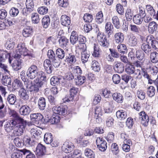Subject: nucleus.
I'll return each mask as SVG.
<instances>
[{"mask_svg":"<svg viewBox=\"0 0 158 158\" xmlns=\"http://www.w3.org/2000/svg\"><path fill=\"white\" fill-rule=\"evenodd\" d=\"M31 112L30 107L27 105H23L19 109V113L22 115L27 116Z\"/></svg>","mask_w":158,"mask_h":158,"instance_id":"nucleus-16","label":"nucleus"},{"mask_svg":"<svg viewBox=\"0 0 158 158\" xmlns=\"http://www.w3.org/2000/svg\"><path fill=\"white\" fill-rule=\"evenodd\" d=\"M8 103L10 105H13L15 104L16 100V96L13 94L9 95L7 99Z\"/></svg>","mask_w":158,"mask_h":158,"instance_id":"nucleus-47","label":"nucleus"},{"mask_svg":"<svg viewBox=\"0 0 158 158\" xmlns=\"http://www.w3.org/2000/svg\"><path fill=\"white\" fill-rule=\"evenodd\" d=\"M138 44L137 39L135 36H132L129 39V45L131 46H136Z\"/></svg>","mask_w":158,"mask_h":158,"instance_id":"nucleus-53","label":"nucleus"},{"mask_svg":"<svg viewBox=\"0 0 158 158\" xmlns=\"http://www.w3.org/2000/svg\"><path fill=\"white\" fill-rule=\"evenodd\" d=\"M91 68L95 72H98L100 69L99 64L96 60H94L91 64Z\"/></svg>","mask_w":158,"mask_h":158,"instance_id":"nucleus-40","label":"nucleus"},{"mask_svg":"<svg viewBox=\"0 0 158 158\" xmlns=\"http://www.w3.org/2000/svg\"><path fill=\"white\" fill-rule=\"evenodd\" d=\"M85 155L89 158H94L95 154L93 151L89 149H87L85 151Z\"/></svg>","mask_w":158,"mask_h":158,"instance_id":"nucleus-58","label":"nucleus"},{"mask_svg":"<svg viewBox=\"0 0 158 158\" xmlns=\"http://www.w3.org/2000/svg\"><path fill=\"white\" fill-rule=\"evenodd\" d=\"M31 134L33 137L38 139L40 137L41 131L37 128H32L30 131Z\"/></svg>","mask_w":158,"mask_h":158,"instance_id":"nucleus-24","label":"nucleus"},{"mask_svg":"<svg viewBox=\"0 0 158 158\" xmlns=\"http://www.w3.org/2000/svg\"><path fill=\"white\" fill-rule=\"evenodd\" d=\"M33 32L32 28L28 26L25 28L23 30L22 34L23 36L27 37L31 35Z\"/></svg>","mask_w":158,"mask_h":158,"instance_id":"nucleus-26","label":"nucleus"},{"mask_svg":"<svg viewBox=\"0 0 158 158\" xmlns=\"http://www.w3.org/2000/svg\"><path fill=\"white\" fill-rule=\"evenodd\" d=\"M38 108L40 110H44L46 106L45 99L44 97H40L38 100Z\"/></svg>","mask_w":158,"mask_h":158,"instance_id":"nucleus-29","label":"nucleus"},{"mask_svg":"<svg viewBox=\"0 0 158 158\" xmlns=\"http://www.w3.org/2000/svg\"><path fill=\"white\" fill-rule=\"evenodd\" d=\"M113 99L117 103H121L123 102V97L121 94L119 93L115 92L112 95Z\"/></svg>","mask_w":158,"mask_h":158,"instance_id":"nucleus-22","label":"nucleus"},{"mask_svg":"<svg viewBox=\"0 0 158 158\" xmlns=\"http://www.w3.org/2000/svg\"><path fill=\"white\" fill-rule=\"evenodd\" d=\"M96 21L99 24L101 23L103 21V15L100 11L97 13L95 18Z\"/></svg>","mask_w":158,"mask_h":158,"instance_id":"nucleus-46","label":"nucleus"},{"mask_svg":"<svg viewBox=\"0 0 158 158\" xmlns=\"http://www.w3.org/2000/svg\"><path fill=\"white\" fill-rule=\"evenodd\" d=\"M143 17L141 16L139 14L135 15L133 17V20L135 24H140L143 21Z\"/></svg>","mask_w":158,"mask_h":158,"instance_id":"nucleus-35","label":"nucleus"},{"mask_svg":"<svg viewBox=\"0 0 158 158\" xmlns=\"http://www.w3.org/2000/svg\"><path fill=\"white\" fill-rule=\"evenodd\" d=\"M56 53L58 58L60 59H63L65 55V52L60 48H58L56 50Z\"/></svg>","mask_w":158,"mask_h":158,"instance_id":"nucleus-42","label":"nucleus"},{"mask_svg":"<svg viewBox=\"0 0 158 158\" xmlns=\"http://www.w3.org/2000/svg\"><path fill=\"white\" fill-rule=\"evenodd\" d=\"M125 71L128 74L131 75L133 74L134 75H137V78H142V73L140 69H135V66L130 63L127 64L126 65Z\"/></svg>","mask_w":158,"mask_h":158,"instance_id":"nucleus-2","label":"nucleus"},{"mask_svg":"<svg viewBox=\"0 0 158 158\" xmlns=\"http://www.w3.org/2000/svg\"><path fill=\"white\" fill-rule=\"evenodd\" d=\"M78 40V37L77 32L75 31H73L70 38V43L74 45L77 42Z\"/></svg>","mask_w":158,"mask_h":158,"instance_id":"nucleus-27","label":"nucleus"},{"mask_svg":"<svg viewBox=\"0 0 158 158\" xmlns=\"http://www.w3.org/2000/svg\"><path fill=\"white\" fill-rule=\"evenodd\" d=\"M19 95L20 98L26 101L29 99V95L26 90L24 89H20L19 91Z\"/></svg>","mask_w":158,"mask_h":158,"instance_id":"nucleus-20","label":"nucleus"},{"mask_svg":"<svg viewBox=\"0 0 158 158\" xmlns=\"http://www.w3.org/2000/svg\"><path fill=\"white\" fill-rule=\"evenodd\" d=\"M90 55V53L87 51L81 52V60L83 63H85L88 61Z\"/></svg>","mask_w":158,"mask_h":158,"instance_id":"nucleus-30","label":"nucleus"},{"mask_svg":"<svg viewBox=\"0 0 158 158\" xmlns=\"http://www.w3.org/2000/svg\"><path fill=\"white\" fill-rule=\"evenodd\" d=\"M112 20L114 27L117 29L119 28L120 27V22L118 17L114 16L112 17Z\"/></svg>","mask_w":158,"mask_h":158,"instance_id":"nucleus-55","label":"nucleus"},{"mask_svg":"<svg viewBox=\"0 0 158 158\" xmlns=\"http://www.w3.org/2000/svg\"><path fill=\"white\" fill-rule=\"evenodd\" d=\"M16 50H18L19 52H20L22 53L23 56H25L28 55V50L25 47L24 43H21L19 44Z\"/></svg>","mask_w":158,"mask_h":158,"instance_id":"nucleus-18","label":"nucleus"},{"mask_svg":"<svg viewBox=\"0 0 158 158\" xmlns=\"http://www.w3.org/2000/svg\"><path fill=\"white\" fill-rule=\"evenodd\" d=\"M46 152L45 147L41 144L39 143L36 148L35 150V154L38 156H42L45 154Z\"/></svg>","mask_w":158,"mask_h":158,"instance_id":"nucleus-9","label":"nucleus"},{"mask_svg":"<svg viewBox=\"0 0 158 158\" xmlns=\"http://www.w3.org/2000/svg\"><path fill=\"white\" fill-rule=\"evenodd\" d=\"M114 40L116 43L120 44L122 43L124 39V36L121 32L116 33L114 35Z\"/></svg>","mask_w":158,"mask_h":158,"instance_id":"nucleus-23","label":"nucleus"},{"mask_svg":"<svg viewBox=\"0 0 158 158\" xmlns=\"http://www.w3.org/2000/svg\"><path fill=\"white\" fill-rule=\"evenodd\" d=\"M139 118L141 119V123L144 126L148 125L149 121L148 116L144 111H142L139 114Z\"/></svg>","mask_w":158,"mask_h":158,"instance_id":"nucleus-10","label":"nucleus"},{"mask_svg":"<svg viewBox=\"0 0 158 158\" xmlns=\"http://www.w3.org/2000/svg\"><path fill=\"white\" fill-rule=\"evenodd\" d=\"M86 78L84 76L81 75L77 76L75 79V84L77 85H80L84 83L85 81Z\"/></svg>","mask_w":158,"mask_h":158,"instance_id":"nucleus-36","label":"nucleus"},{"mask_svg":"<svg viewBox=\"0 0 158 158\" xmlns=\"http://www.w3.org/2000/svg\"><path fill=\"white\" fill-rule=\"evenodd\" d=\"M158 24L154 21L150 22L148 25V31L150 34H153L156 32L158 28Z\"/></svg>","mask_w":158,"mask_h":158,"instance_id":"nucleus-19","label":"nucleus"},{"mask_svg":"<svg viewBox=\"0 0 158 158\" xmlns=\"http://www.w3.org/2000/svg\"><path fill=\"white\" fill-rule=\"evenodd\" d=\"M60 79L56 76H54L50 79L51 84L52 85H56L59 83Z\"/></svg>","mask_w":158,"mask_h":158,"instance_id":"nucleus-57","label":"nucleus"},{"mask_svg":"<svg viewBox=\"0 0 158 158\" xmlns=\"http://www.w3.org/2000/svg\"><path fill=\"white\" fill-rule=\"evenodd\" d=\"M2 80L3 84L5 85H7L11 84V79L10 77L8 76H3Z\"/></svg>","mask_w":158,"mask_h":158,"instance_id":"nucleus-44","label":"nucleus"},{"mask_svg":"<svg viewBox=\"0 0 158 158\" xmlns=\"http://www.w3.org/2000/svg\"><path fill=\"white\" fill-rule=\"evenodd\" d=\"M142 71L143 72V76L145 78L147 79L148 80V83L150 84H152V83H154L155 81H152L150 78L149 75L148 74L147 72V70L145 69H142Z\"/></svg>","mask_w":158,"mask_h":158,"instance_id":"nucleus-54","label":"nucleus"},{"mask_svg":"<svg viewBox=\"0 0 158 158\" xmlns=\"http://www.w3.org/2000/svg\"><path fill=\"white\" fill-rule=\"evenodd\" d=\"M114 69L117 73H121L124 71L123 64L120 61H115L114 64Z\"/></svg>","mask_w":158,"mask_h":158,"instance_id":"nucleus-14","label":"nucleus"},{"mask_svg":"<svg viewBox=\"0 0 158 158\" xmlns=\"http://www.w3.org/2000/svg\"><path fill=\"white\" fill-rule=\"evenodd\" d=\"M50 22V18L48 15L45 16L42 19V25L44 28H46L48 27Z\"/></svg>","mask_w":158,"mask_h":158,"instance_id":"nucleus-39","label":"nucleus"},{"mask_svg":"<svg viewBox=\"0 0 158 158\" xmlns=\"http://www.w3.org/2000/svg\"><path fill=\"white\" fill-rule=\"evenodd\" d=\"M38 13L40 15H44L46 14L48 12V9L47 7L42 6L39 7L37 9Z\"/></svg>","mask_w":158,"mask_h":158,"instance_id":"nucleus-59","label":"nucleus"},{"mask_svg":"<svg viewBox=\"0 0 158 158\" xmlns=\"http://www.w3.org/2000/svg\"><path fill=\"white\" fill-rule=\"evenodd\" d=\"M31 120L32 122H35V123H39L40 121H43L44 118L43 115L39 113H33L30 114Z\"/></svg>","mask_w":158,"mask_h":158,"instance_id":"nucleus-13","label":"nucleus"},{"mask_svg":"<svg viewBox=\"0 0 158 158\" xmlns=\"http://www.w3.org/2000/svg\"><path fill=\"white\" fill-rule=\"evenodd\" d=\"M66 106H60L53 107L52 110L54 114L64 115L67 114Z\"/></svg>","mask_w":158,"mask_h":158,"instance_id":"nucleus-8","label":"nucleus"},{"mask_svg":"<svg viewBox=\"0 0 158 158\" xmlns=\"http://www.w3.org/2000/svg\"><path fill=\"white\" fill-rule=\"evenodd\" d=\"M116 115L118 118L124 120L127 117V112L123 110L118 111L116 113Z\"/></svg>","mask_w":158,"mask_h":158,"instance_id":"nucleus-31","label":"nucleus"},{"mask_svg":"<svg viewBox=\"0 0 158 158\" xmlns=\"http://www.w3.org/2000/svg\"><path fill=\"white\" fill-rule=\"evenodd\" d=\"M23 155H26V158H35V156L29 150L24 149L21 151Z\"/></svg>","mask_w":158,"mask_h":158,"instance_id":"nucleus-49","label":"nucleus"},{"mask_svg":"<svg viewBox=\"0 0 158 158\" xmlns=\"http://www.w3.org/2000/svg\"><path fill=\"white\" fill-rule=\"evenodd\" d=\"M59 121V117L57 115L55 116L54 114L49 119L48 122L52 124H54L58 123Z\"/></svg>","mask_w":158,"mask_h":158,"instance_id":"nucleus-52","label":"nucleus"},{"mask_svg":"<svg viewBox=\"0 0 158 158\" xmlns=\"http://www.w3.org/2000/svg\"><path fill=\"white\" fill-rule=\"evenodd\" d=\"M11 115L14 118L8 120L5 125V129L7 132H10L13 129L14 134L17 136L22 135L27 125V121L20 117L14 110H11Z\"/></svg>","mask_w":158,"mask_h":158,"instance_id":"nucleus-1","label":"nucleus"},{"mask_svg":"<svg viewBox=\"0 0 158 158\" xmlns=\"http://www.w3.org/2000/svg\"><path fill=\"white\" fill-rule=\"evenodd\" d=\"M12 87L15 89H18L19 87L20 89L23 88V84L18 80H16L14 81V82L13 83Z\"/></svg>","mask_w":158,"mask_h":158,"instance_id":"nucleus-48","label":"nucleus"},{"mask_svg":"<svg viewBox=\"0 0 158 158\" xmlns=\"http://www.w3.org/2000/svg\"><path fill=\"white\" fill-rule=\"evenodd\" d=\"M52 135L50 133H45L44 136V141L47 144L51 143L52 141Z\"/></svg>","mask_w":158,"mask_h":158,"instance_id":"nucleus-34","label":"nucleus"},{"mask_svg":"<svg viewBox=\"0 0 158 158\" xmlns=\"http://www.w3.org/2000/svg\"><path fill=\"white\" fill-rule=\"evenodd\" d=\"M60 46L62 48L66 47L69 42L68 39L65 37H62L59 40Z\"/></svg>","mask_w":158,"mask_h":158,"instance_id":"nucleus-38","label":"nucleus"},{"mask_svg":"<svg viewBox=\"0 0 158 158\" xmlns=\"http://www.w3.org/2000/svg\"><path fill=\"white\" fill-rule=\"evenodd\" d=\"M111 149L113 153L115 155H116L118 152V146L116 143H114L112 144Z\"/></svg>","mask_w":158,"mask_h":158,"instance_id":"nucleus-64","label":"nucleus"},{"mask_svg":"<svg viewBox=\"0 0 158 158\" xmlns=\"http://www.w3.org/2000/svg\"><path fill=\"white\" fill-rule=\"evenodd\" d=\"M146 9L148 12L151 15H154L155 11L153 7L150 5H147L146 6Z\"/></svg>","mask_w":158,"mask_h":158,"instance_id":"nucleus-63","label":"nucleus"},{"mask_svg":"<svg viewBox=\"0 0 158 158\" xmlns=\"http://www.w3.org/2000/svg\"><path fill=\"white\" fill-rule=\"evenodd\" d=\"M155 89L154 87L150 86L147 88V94L150 97H153L155 93Z\"/></svg>","mask_w":158,"mask_h":158,"instance_id":"nucleus-41","label":"nucleus"},{"mask_svg":"<svg viewBox=\"0 0 158 158\" xmlns=\"http://www.w3.org/2000/svg\"><path fill=\"white\" fill-rule=\"evenodd\" d=\"M133 11L130 9H127L125 13V16L127 20L128 21H131L133 18Z\"/></svg>","mask_w":158,"mask_h":158,"instance_id":"nucleus-43","label":"nucleus"},{"mask_svg":"<svg viewBox=\"0 0 158 158\" xmlns=\"http://www.w3.org/2000/svg\"><path fill=\"white\" fill-rule=\"evenodd\" d=\"M44 66L47 73L50 74L53 69L52 64L51 60L49 59H46L44 63Z\"/></svg>","mask_w":158,"mask_h":158,"instance_id":"nucleus-15","label":"nucleus"},{"mask_svg":"<svg viewBox=\"0 0 158 158\" xmlns=\"http://www.w3.org/2000/svg\"><path fill=\"white\" fill-rule=\"evenodd\" d=\"M74 148V146L71 142H65L62 147V151L66 153H69L72 151Z\"/></svg>","mask_w":158,"mask_h":158,"instance_id":"nucleus-12","label":"nucleus"},{"mask_svg":"<svg viewBox=\"0 0 158 158\" xmlns=\"http://www.w3.org/2000/svg\"><path fill=\"white\" fill-rule=\"evenodd\" d=\"M22 150H18L17 152H14L11 155V158H21L23 155L21 151Z\"/></svg>","mask_w":158,"mask_h":158,"instance_id":"nucleus-60","label":"nucleus"},{"mask_svg":"<svg viewBox=\"0 0 158 158\" xmlns=\"http://www.w3.org/2000/svg\"><path fill=\"white\" fill-rule=\"evenodd\" d=\"M39 71V69L36 65H32L28 69L27 75L28 77L33 79L37 75Z\"/></svg>","mask_w":158,"mask_h":158,"instance_id":"nucleus-4","label":"nucleus"},{"mask_svg":"<svg viewBox=\"0 0 158 158\" xmlns=\"http://www.w3.org/2000/svg\"><path fill=\"white\" fill-rule=\"evenodd\" d=\"M31 19L32 23H34L37 24L39 22V15L36 13H33L31 14Z\"/></svg>","mask_w":158,"mask_h":158,"instance_id":"nucleus-51","label":"nucleus"},{"mask_svg":"<svg viewBox=\"0 0 158 158\" xmlns=\"http://www.w3.org/2000/svg\"><path fill=\"white\" fill-rule=\"evenodd\" d=\"M23 145L27 146L32 145V141L31 140L30 137L27 135H24L23 138Z\"/></svg>","mask_w":158,"mask_h":158,"instance_id":"nucleus-37","label":"nucleus"},{"mask_svg":"<svg viewBox=\"0 0 158 158\" xmlns=\"http://www.w3.org/2000/svg\"><path fill=\"white\" fill-rule=\"evenodd\" d=\"M36 76L37 77L34 80V81L38 82H42L43 84L44 85L46 80L45 73L42 71H39Z\"/></svg>","mask_w":158,"mask_h":158,"instance_id":"nucleus-11","label":"nucleus"},{"mask_svg":"<svg viewBox=\"0 0 158 158\" xmlns=\"http://www.w3.org/2000/svg\"><path fill=\"white\" fill-rule=\"evenodd\" d=\"M97 39L99 44L104 48H108L109 45V41L104 34L99 31L97 34Z\"/></svg>","mask_w":158,"mask_h":158,"instance_id":"nucleus-3","label":"nucleus"},{"mask_svg":"<svg viewBox=\"0 0 158 158\" xmlns=\"http://www.w3.org/2000/svg\"><path fill=\"white\" fill-rule=\"evenodd\" d=\"M83 19L85 22L90 23L93 19V17L91 15L86 13L84 15Z\"/></svg>","mask_w":158,"mask_h":158,"instance_id":"nucleus-61","label":"nucleus"},{"mask_svg":"<svg viewBox=\"0 0 158 158\" xmlns=\"http://www.w3.org/2000/svg\"><path fill=\"white\" fill-rule=\"evenodd\" d=\"M113 27V26L111 23L108 22L106 23L105 25V29L109 35H110L111 34V32L110 31V30L111 28H112Z\"/></svg>","mask_w":158,"mask_h":158,"instance_id":"nucleus-62","label":"nucleus"},{"mask_svg":"<svg viewBox=\"0 0 158 158\" xmlns=\"http://www.w3.org/2000/svg\"><path fill=\"white\" fill-rule=\"evenodd\" d=\"M150 58L151 62L156 63L158 62V53L155 51L152 52L150 54Z\"/></svg>","mask_w":158,"mask_h":158,"instance_id":"nucleus-33","label":"nucleus"},{"mask_svg":"<svg viewBox=\"0 0 158 158\" xmlns=\"http://www.w3.org/2000/svg\"><path fill=\"white\" fill-rule=\"evenodd\" d=\"M60 21L61 24L64 26L68 27L71 23L70 18L66 15H61Z\"/></svg>","mask_w":158,"mask_h":158,"instance_id":"nucleus-17","label":"nucleus"},{"mask_svg":"<svg viewBox=\"0 0 158 158\" xmlns=\"http://www.w3.org/2000/svg\"><path fill=\"white\" fill-rule=\"evenodd\" d=\"M22 60L21 59H16L12 65L13 69L15 71L20 69L22 66Z\"/></svg>","mask_w":158,"mask_h":158,"instance_id":"nucleus-28","label":"nucleus"},{"mask_svg":"<svg viewBox=\"0 0 158 158\" xmlns=\"http://www.w3.org/2000/svg\"><path fill=\"white\" fill-rule=\"evenodd\" d=\"M32 81H28V83L26 87L28 89H29L31 87H32L33 89L31 91H33L36 92H38L40 88L41 87L44 85L43 84L42 82H38L34 81V85H32Z\"/></svg>","mask_w":158,"mask_h":158,"instance_id":"nucleus-5","label":"nucleus"},{"mask_svg":"<svg viewBox=\"0 0 158 158\" xmlns=\"http://www.w3.org/2000/svg\"><path fill=\"white\" fill-rule=\"evenodd\" d=\"M117 48L119 52L123 53L126 52L127 50V48L126 45L121 43L118 46Z\"/></svg>","mask_w":158,"mask_h":158,"instance_id":"nucleus-56","label":"nucleus"},{"mask_svg":"<svg viewBox=\"0 0 158 158\" xmlns=\"http://www.w3.org/2000/svg\"><path fill=\"white\" fill-rule=\"evenodd\" d=\"M96 144L99 150L102 152H104L107 148V143L105 140L100 137H98L96 140Z\"/></svg>","mask_w":158,"mask_h":158,"instance_id":"nucleus-6","label":"nucleus"},{"mask_svg":"<svg viewBox=\"0 0 158 158\" xmlns=\"http://www.w3.org/2000/svg\"><path fill=\"white\" fill-rule=\"evenodd\" d=\"M65 61L70 64H73L76 61L75 56L72 54H69L65 57Z\"/></svg>","mask_w":158,"mask_h":158,"instance_id":"nucleus-21","label":"nucleus"},{"mask_svg":"<svg viewBox=\"0 0 158 158\" xmlns=\"http://www.w3.org/2000/svg\"><path fill=\"white\" fill-rule=\"evenodd\" d=\"M70 72L73 73V74L74 75L75 77L81 75L82 73L81 69L78 66L71 67Z\"/></svg>","mask_w":158,"mask_h":158,"instance_id":"nucleus-25","label":"nucleus"},{"mask_svg":"<svg viewBox=\"0 0 158 158\" xmlns=\"http://www.w3.org/2000/svg\"><path fill=\"white\" fill-rule=\"evenodd\" d=\"M142 51L146 54H148L151 52V48L149 44L145 43H143L141 46Z\"/></svg>","mask_w":158,"mask_h":158,"instance_id":"nucleus-32","label":"nucleus"},{"mask_svg":"<svg viewBox=\"0 0 158 158\" xmlns=\"http://www.w3.org/2000/svg\"><path fill=\"white\" fill-rule=\"evenodd\" d=\"M136 55L137 58L139 60H142L144 59L145 54L142 50L138 49L136 52Z\"/></svg>","mask_w":158,"mask_h":158,"instance_id":"nucleus-45","label":"nucleus"},{"mask_svg":"<svg viewBox=\"0 0 158 158\" xmlns=\"http://www.w3.org/2000/svg\"><path fill=\"white\" fill-rule=\"evenodd\" d=\"M26 5L27 8V10H23V14L24 16H27L30 12L33 10V7H34V3L33 0H27L26 2Z\"/></svg>","mask_w":158,"mask_h":158,"instance_id":"nucleus-7","label":"nucleus"},{"mask_svg":"<svg viewBox=\"0 0 158 158\" xmlns=\"http://www.w3.org/2000/svg\"><path fill=\"white\" fill-rule=\"evenodd\" d=\"M105 124L108 127H112L113 125L114 119L111 117H106L105 118Z\"/></svg>","mask_w":158,"mask_h":158,"instance_id":"nucleus-50","label":"nucleus"}]
</instances>
